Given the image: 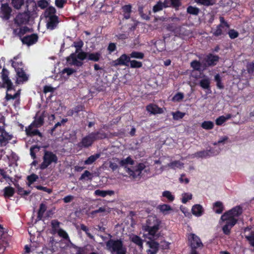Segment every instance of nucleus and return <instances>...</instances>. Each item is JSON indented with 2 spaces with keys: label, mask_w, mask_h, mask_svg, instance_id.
Returning <instances> with one entry per match:
<instances>
[{
  "label": "nucleus",
  "mask_w": 254,
  "mask_h": 254,
  "mask_svg": "<svg viewBox=\"0 0 254 254\" xmlns=\"http://www.w3.org/2000/svg\"><path fill=\"white\" fill-rule=\"evenodd\" d=\"M107 137V134L101 129L93 131L83 137L77 144V146L80 148H87L91 146L95 141L102 140Z\"/></svg>",
  "instance_id": "nucleus-1"
},
{
  "label": "nucleus",
  "mask_w": 254,
  "mask_h": 254,
  "mask_svg": "<svg viewBox=\"0 0 254 254\" xmlns=\"http://www.w3.org/2000/svg\"><path fill=\"white\" fill-rule=\"evenodd\" d=\"M44 124V116L43 115H41L38 116L37 115L34 117V121L29 125L26 127L25 131L27 136L33 137L35 135H38L41 138L43 137V134L37 129L41 127Z\"/></svg>",
  "instance_id": "nucleus-2"
},
{
  "label": "nucleus",
  "mask_w": 254,
  "mask_h": 254,
  "mask_svg": "<svg viewBox=\"0 0 254 254\" xmlns=\"http://www.w3.org/2000/svg\"><path fill=\"white\" fill-rule=\"evenodd\" d=\"M107 248L112 253L116 254H126L127 248L124 245L123 241L121 239L114 240L110 239L106 243Z\"/></svg>",
  "instance_id": "nucleus-3"
},
{
  "label": "nucleus",
  "mask_w": 254,
  "mask_h": 254,
  "mask_svg": "<svg viewBox=\"0 0 254 254\" xmlns=\"http://www.w3.org/2000/svg\"><path fill=\"white\" fill-rule=\"evenodd\" d=\"M58 158L56 154L50 151L45 150L43 156V162L40 165L41 170H45L52 163L57 164Z\"/></svg>",
  "instance_id": "nucleus-4"
},
{
  "label": "nucleus",
  "mask_w": 254,
  "mask_h": 254,
  "mask_svg": "<svg viewBox=\"0 0 254 254\" xmlns=\"http://www.w3.org/2000/svg\"><path fill=\"white\" fill-rule=\"evenodd\" d=\"M219 59V57L216 55H214L211 53L207 55L202 62V64L204 69L208 67H212L216 65L218 62Z\"/></svg>",
  "instance_id": "nucleus-5"
},
{
  "label": "nucleus",
  "mask_w": 254,
  "mask_h": 254,
  "mask_svg": "<svg viewBox=\"0 0 254 254\" xmlns=\"http://www.w3.org/2000/svg\"><path fill=\"white\" fill-rule=\"evenodd\" d=\"M243 212L242 208L240 206H237L231 210L225 212L221 217L222 220L236 219L235 217H239Z\"/></svg>",
  "instance_id": "nucleus-6"
},
{
  "label": "nucleus",
  "mask_w": 254,
  "mask_h": 254,
  "mask_svg": "<svg viewBox=\"0 0 254 254\" xmlns=\"http://www.w3.org/2000/svg\"><path fill=\"white\" fill-rule=\"evenodd\" d=\"M30 18L29 12L18 13L14 19V23L17 26L26 25L28 24Z\"/></svg>",
  "instance_id": "nucleus-7"
},
{
  "label": "nucleus",
  "mask_w": 254,
  "mask_h": 254,
  "mask_svg": "<svg viewBox=\"0 0 254 254\" xmlns=\"http://www.w3.org/2000/svg\"><path fill=\"white\" fill-rule=\"evenodd\" d=\"M188 241L189 246L191 248V250H196V249L203 246L199 237L194 234L190 233L189 234Z\"/></svg>",
  "instance_id": "nucleus-8"
},
{
  "label": "nucleus",
  "mask_w": 254,
  "mask_h": 254,
  "mask_svg": "<svg viewBox=\"0 0 254 254\" xmlns=\"http://www.w3.org/2000/svg\"><path fill=\"white\" fill-rule=\"evenodd\" d=\"M160 227L142 226V229L144 233V236L149 239H153L157 237L156 233L158 232Z\"/></svg>",
  "instance_id": "nucleus-9"
},
{
  "label": "nucleus",
  "mask_w": 254,
  "mask_h": 254,
  "mask_svg": "<svg viewBox=\"0 0 254 254\" xmlns=\"http://www.w3.org/2000/svg\"><path fill=\"white\" fill-rule=\"evenodd\" d=\"M145 167V165L143 163H140L132 169L129 168H127V172L130 176H131L133 178L135 179L140 175L142 171Z\"/></svg>",
  "instance_id": "nucleus-10"
},
{
  "label": "nucleus",
  "mask_w": 254,
  "mask_h": 254,
  "mask_svg": "<svg viewBox=\"0 0 254 254\" xmlns=\"http://www.w3.org/2000/svg\"><path fill=\"white\" fill-rule=\"evenodd\" d=\"M223 221H226L225 224L222 227V231L223 233L226 235H229L231 233V229L237 223L238 220L237 219H232L231 220H222Z\"/></svg>",
  "instance_id": "nucleus-11"
},
{
  "label": "nucleus",
  "mask_w": 254,
  "mask_h": 254,
  "mask_svg": "<svg viewBox=\"0 0 254 254\" xmlns=\"http://www.w3.org/2000/svg\"><path fill=\"white\" fill-rule=\"evenodd\" d=\"M47 23L46 27L47 29L53 30L58 27L60 20L58 16H50L49 18H46Z\"/></svg>",
  "instance_id": "nucleus-12"
},
{
  "label": "nucleus",
  "mask_w": 254,
  "mask_h": 254,
  "mask_svg": "<svg viewBox=\"0 0 254 254\" xmlns=\"http://www.w3.org/2000/svg\"><path fill=\"white\" fill-rule=\"evenodd\" d=\"M11 8L8 3H2L0 7V17L5 20H8L10 18Z\"/></svg>",
  "instance_id": "nucleus-13"
},
{
  "label": "nucleus",
  "mask_w": 254,
  "mask_h": 254,
  "mask_svg": "<svg viewBox=\"0 0 254 254\" xmlns=\"http://www.w3.org/2000/svg\"><path fill=\"white\" fill-rule=\"evenodd\" d=\"M38 40V36L37 34H32L27 35L21 38V42L23 44L27 46H31L35 44Z\"/></svg>",
  "instance_id": "nucleus-14"
},
{
  "label": "nucleus",
  "mask_w": 254,
  "mask_h": 254,
  "mask_svg": "<svg viewBox=\"0 0 254 254\" xmlns=\"http://www.w3.org/2000/svg\"><path fill=\"white\" fill-rule=\"evenodd\" d=\"M130 61V55L128 56L127 54H123L120 58L114 61V65H128V63Z\"/></svg>",
  "instance_id": "nucleus-15"
},
{
  "label": "nucleus",
  "mask_w": 254,
  "mask_h": 254,
  "mask_svg": "<svg viewBox=\"0 0 254 254\" xmlns=\"http://www.w3.org/2000/svg\"><path fill=\"white\" fill-rule=\"evenodd\" d=\"M13 138V135L7 131L0 134V147L5 146Z\"/></svg>",
  "instance_id": "nucleus-16"
},
{
  "label": "nucleus",
  "mask_w": 254,
  "mask_h": 254,
  "mask_svg": "<svg viewBox=\"0 0 254 254\" xmlns=\"http://www.w3.org/2000/svg\"><path fill=\"white\" fill-rule=\"evenodd\" d=\"M16 83L18 84H22L28 80L29 75L26 73L24 70L16 72Z\"/></svg>",
  "instance_id": "nucleus-17"
},
{
  "label": "nucleus",
  "mask_w": 254,
  "mask_h": 254,
  "mask_svg": "<svg viewBox=\"0 0 254 254\" xmlns=\"http://www.w3.org/2000/svg\"><path fill=\"white\" fill-rule=\"evenodd\" d=\"M9 71L5 68H3L1 72V78L3 83L6 85V87H8V90H9L12 87L13 84L11 80L8 78Z\"/></svg>",
  "instance_id": "nucleus-18"
},
{
  "label": "nucleus",
  "mask_w": 254,
  "mask_h": 254,
  "mask_svg": "<svg viewBox=\"0 0 254 254\" xmlns=\"http://www.w3.org/2000/svg\"><path fill=\"white\" fill-rule=\"evenodd\" d=\"M161 221L155 216H149L148 217L146 223L142 226H153L160 227Z\"/></svg>",
  "instance_id": "nucleus-19"
},
{
  "label": "nucleus",
  "mask_w": 254,
  "mask_h": 254,
  "mask_svg": "<svg viewBox=\"0 0 254 254\" xmlns=\"http://www.w3.org/2000/svg\"><path fill=\"white\" fill-rule=\"evenodd\" d=\"M6 88H7V90H6V95H5V99L6 101H8L10 100H14V99L15 100L18 97H20V90H18L15 93L12 94L11 93V92L12 90H13V91L15 90L13 86V85L12 86V87L10 88L9 90H8V87H6Z\"/></svg>",
  "instance_id": "nucleus-20"
},
{
  "label": "nucleus",
  "mask_w": 254,
  "mask_h": 254,
  "mask_svg": "<svg viewBox=\"0 0 254 254\" xmlns=\"http://www.w3.org/2000/svg\"><path fill=\"white\" fill-rule=\"evenodd\" d=\"M146 110L151 114L156 115L158 114H162L163 110L156 104H149L146 107Z\"/></svg>",
  "instance_id": "nucleus-21"
},
{
  "label": "nucleus",
  "mask_w": 254,
  "mask_h": 254,
  "mask_svg": "<svg viewBox=\"0 0 254 254\" xmlns=\"http://www.w3.org/2000/svg\"><path fill=\"white\" fill-rule=\"evenodd\" d=\"M76 53L75 52L71 54L69 56L66 58V62L70 64L81 66L82 64V63L77 60Z\"/></svg>",
  "instance_id": "nucleus-22"
},
{
  "label": "nucleus",
  "mask_w": 254,
  "mask_h": 254,
  "mask_svg": "<svg viewBox=\"0 0 254 254\" xmlns=\"http://www.w3.org/2000/svg\"><path fill=\"white\" fill-rule=\"evenodd\" d=\"M102 58L101 53L100 52H97L94 53H89L88 54V60L93 61L94 62H97L100 61Z\"/></svg>",
  "instance_id": "nucleus-23"
},
{
  "label": "nucleus",
  "mask_w": 254,
  "mask_h": 254,
  "mask_svg": "<svg viewBox=\"0 0 254 254\" xmlns=\"http://www.w3.org/2000/svg\"><path fill=\"white\" fill-rule=\"evenodd\" d=\"M212 152L211 150H202L200 151H197L194 153L193 155V157L196 158H207L211 156Z\"/></svg>",
  "instance_id": "nucleus-24"
},
{
  "label": "nucleus",
  "mask_w": 254,
  "mask_h": 254,
  "mask_svg": "<svg viewBox=\"0 0 254 254\" xmlns=\"http://www.w3.org/2000/svg\"><path fill=\"white\" fill-rule=\"evenodd\" d=\"M191 211L194 215L199 217L203 214V208L200 204H195L192 206Z\"/></svg>",
  "instance_id": "nucleus-25"
},
{
  "label": "nucleus",
  "mask_w": 254,
  "mask_h": 254,
  "mask_svg": "<svg viewBox=\"0 0 254 254\" xmlns=\"http://www.w3.org/2000/svg\"><path fill=\"white\" fill-rule=\"evenodd\" d=\"M132 6L131 4H126L122 6V9L124 13V17L126 19H128L130 17V13L131 10Z\"/></svg>",
  "instance_id": "nucleus-26"
},
{
  "label": "nucleus",
  "mask_w": 254,
  "mask_h": 254,
  "mask_svg": "<svg viewBox=\"0 0 254 254\" xmlns=\"http://www.w3.org/2000/svg\"><path fill=\"white\" fill-rule=\"evenodd\" d=\"M199 86L203 89H206L211 92L210 81L208 78H205L199 81Z\"/></svg>",
  "instance_id": "nucleus-27"
},
{
  "label": "nucleus",
  "mask_w": 254,
  "mask_h": 254,
  "mask_svg": "<svg viewBox=\"0 0 254 254\" xmlns=\"http://www.w3.org/2000/svg\"><path fill=\"white\" fill-rule=\"evenodd\" d=\"M95 195L100 196L103 197L107 195H112L114 194V191L111 190H96L94 193Z\"/></svg>",
  "instance_id": "nucleus-28"
},
{
  "label": "nucleus",
  "mask_w": 254,
  "mask_h": 254,
  "mask_svg": "<svg viewBox=\"0 0 254 254\" xmlns=\"http://www.w3.org/2000/svg\"><path fill=\"white\" fill-rule=\"evenodd\" d=\"M213 209L216 213L221 214L224 209L222 202L219 201L214 202L213 204Z\"/></svg>",
  "instance_id": "nucleus-29"
},
{
  "label": "nucleus",
  "mask_w": 254,
  "mask_h": 254,
  "mask_svg": "<svg viewBox=\"0 0 254 254\" xmlns=\"http://www.w3.org/2000/svg\"><path fill=\"white\" fill-rule=\"evenodd\" d=\"M47 207L46 205L44 203H41L40 204L39 209L37 213V219L38 220H41L43 217V215L45 211H46Z\"/></svg>",
  "instance_id": "nucleus-30"
},
{
  "label": "nucleus",
  "mask_w": 254,
  "mask_h": 254,
  "mask_svg": "<svg viewBox=\"0 0 254 254\" xmlns=\"http://www.w3.org/2000/svg\"><path fill=\"white\" fill-rule=\"evenodd\" d=\"M3 196L5 198H9L12 197L14 193L15 190L14 188L10 186H7L4 188L3 190Z\"/></svg>",
  "instance_id": "nucleus-31"
},
{
  "label": "nucleus",
  "mask_w": 254,
  "mask_h": 254,
  "mask_svg": "<svg viewBox=\"0 0 254 254\" xmlns=\"http://www.w3.org/2000/svg\"><path fill=\"white\" fill-rule=\"evenodd\" d=\"M101 156L100 153H96L89 156L86 160L84 161L85 165H91L98 159Z\"/></svg>",
  "instance_id": "nucleus-32"
},
{
  "label": "nucleus",
  "mask_w": 254,
  "mask_h": 254,
  "mask_svg": "<svg viewBox=\"0 0 254 254\" xmlns=\"http://www.w3.org/2000/svg\"><path fill=\"white\" fill-rule=\"evenodd\" d=\"M12 66L14 68L15 72L18 71H21L24 70V65L22 62H14L13 60H11Z\"/></svg>",
  "instance_id": "nucleus-33"
},
{
  "label": "nucleus",
  "mask_w": 254,
  "mask_h": 254,
  "mask_svg": "<svg viewBox=\"0 0 254 254\" xmlns=\"http://www.w3.org/2000/svg\"><path fill=\"white\" fill-rule=\"evenodd\" d=\"M194 0L197 4L203 5L206 6L213 5L216 2V0Z\"/></svg>",
  "instance_id": "nucleus-34"
},
{
  "label": "nucleus",
  "mask_w": 254,
  "mask_h": 254,
  "mask_svg": "<svg viewBox=\"0 0 254 254\" xmlns=\"http://www.w3.org/2000/svg\"><path fill=\"white\" fill-rule=\"evenodd\" d=\"M56 12V10L55 7L49 6L46 9L44 12V16L46 18H49L50 16H56L55 14Z\"/></svg>",
  "instance_id": "nucleus-35"
},
{
  "label": "nucleus",
  "mask_w": 254,
  "mask_h": 254,
  "mask_svg": "<svg viewBox=\"0 0 254 254\" xmlns=\"http://www.w3.org/2000/svg\"><path fill=\"white\" fill-rule=\"evenodd\" d=\"M150 241L147 242V244L150 248L149 250L158 251L159 248V244L155 241L153 239H150Z\"/></svg>",
  "instance_id": "nucleus-36"
},
{
  "label": "nucleus",
  "mask_w": 254,
  "mask_h": 254,
  "mask_svg": "<svg viewBox=\"0 0 254 254\" xmlns=\"http://www.w3.org/2000/svg\"><path fill=\"white\" fill-rule=\"evenodd\" d=\"M130 240L132 243L135 244L140 248H143V240L137 235H133Z\"/></svg>",
  "instance_id": "nucleus-37"
},
{
  "label": "nucleus",
  "mask_w": 254,
  "mask_h": 254,
  "mask_svg": "<svg viewBox=\"0 0 254 254\" xmlns=\"http://www.w3.org/2000/svg\"><path fill=\"white\" fill-rule=\"evenodd\" d=\"M214 126L213 122L210 121H205L201 124V127L206 130H209L213 128Z\"/></svg>",
  "instance_id": "nucleus-38"
},
{
  "label": "nucleus",
  "mask_w": 254,
  "mask_h": 254,
  "mask_svg": "<svg viewBox=\"0 0 254 254\" xmlns=\"http://www.w3.org/2000/svg\"><path fill=\"white\" fill-rule=\"evenodd\" d=\"M134 163V161L130 156H128L127 158L122 159L119 162V164L121 166H125L126 165H132Z\"/></svg>",
  "instance_id": "nucleus-39"
},
{
  "label": "nucleus",
  "mask_w": 254,
  "mask_h": 254,
  "mask_svg": "<svg viewBox=\"0 0 254 254\" xmlns=\"http://www.w3.org/2000/svg\"><path fill=\"white\" fill-rule=\"evenodd\" d=\"M187 11L190 14L197 15L199 13L200 9L198 7L190 5L187 7Z\"/></svg>",
  "instance_id": "nucleus-40"
},
{
  "label": "nucleus",
  "mask_w": 254,
  "mask_h": 254,
  "mask_svg": "<svg viewBox=\"0 0 254 254\" xmlns=\"http://www.w3.org/2000/svg\"><path fill=\"white\" fill-rule=\"evenodd\" d=\"M68 120L66 118L63 119L60 122H58L55 126L50 129L49 133L53 135L56 129L59 127H61L62 125H64L67 122Z\"/></svg>",
  "instance_id": "nucleus-41"
},
{
  "label": "nucleus",
  "mask_w": 254,
  "mask_h": 254,
  "mask_svg": "<svg viewBox=\"0 0 254 254\" xmlns=\"http://www.w3.org/2000/svg\"><path fill=\"white\" fill-rule=\"evenodd\" d=\"M214 80L216 82L217 87L219 89H223L224 88L223 84L222 83V79L219 74H217L214 76Z\"/></svg>",
  "instance_id": "nucleus-42"
},
{
  "label": "nucleus",
  "mask_w": 254,
  "mask_h": 254,
  "mask_svg": "<svg viewBox=\"0 0 254 254\" xmlns=\"http://www.w3.org/2000/svg\"><path fill=\"white\" fill-rule=\"evenodd\" d=\"M13 7L17 9H20L24 4V0H11Z\"/></svg>",
  "instance_id": "nucleus-43"
},
{
  "label": "nucleus",
  "mask_w": 254,
  "mask_h": 254,
  "mask_svg": "<svg viewBox=\"0 0 254 254\" xmlns=\"http://www.w3.org/2000/svg\"><path fill=\"white\" fill-rule=\"evenodd\" d=\"M201 64L199 61L197 60H193L190 63V66L196 71H200L201 70Z\"/></svg>",
  "instance_id": "nucleus-44"
},
{
  "label": "nucleus",
  "mask_w": 254,
  "mask_h": 254,
  "mask_svg": "<svg viewBox=\"0 0 254 254\" xmlns=\"http://www.w3.org/2000/svg\"><path fill=\"white\" fill-rule=\"evenodd\" d=\"M130 58H135L137 59H143L144 57V54L140 52L133 51L130 54Z\"/></svg>",
  "instance_id": "nucleus-45"
},
{
  "label": "nucleus",
  "mask_w": 254,
  "mask_h": 254,
  "mask_svg": "<svg viewBox=\"0 0 254 254\" xmlns=\"http://www.w3.org/2000/svg\"><path fill=\"white\" fill-rule=\"evenodd\" d=\"M38 179V176L35 174H32L31 175L28 176L27 177L28 186H30V185L36 181Z\"/></svg>",
  "instance_id": "nucleus-46"
},
{
  "label": "nucleus",
  "mask_w": 254,
  "mask_h": 254,
  "mask_svg": "<svg viewBox=\"0 0 254 254\" xmlns=\"http://www.w3.org/2000/svg\"><path fill=\"white\" fill-rule=\"evenodd\" d=\"M184 164L179 160L173 161L168 164V166L173 169H175L176 168H180Z\"/></svg>",
  "instance_id": "nucleus-47"
},
{
  "label": "nucleus",
  "mask_w": 254,
  "mask_h": 254,
  "mask_svg": "<svg viewBox=\"0 0 254 254\" xmlns=\"http://www.w3.org/2000/svg\"><path fill=\"white\" fill-rule=\"evenodd\" d=\"M245 238L249 242L250 245L254 248V231H252L250 235L245 236Z\"/></svg>",
  "instance_id": "nucleus-48"
},
{
  "label": "nucleus",
  "mask_w": 254,
  "mask_h": 254,
  "mask_svg": "<svg viewBox=\"0 0 254 254\" xmlns=\"http://www.w3.org/2000/svg\"><path fill=\"white\" fill-rule=\"evenodd\" d=\"M219 20H220V23L217 26L216 28H221V29L224 28V27H225L226 28H229V27H230L229 24L228 23V22L226 21H225V20L223 17L220 16Z\"/></svg>",
  "instance_id": "nucleus-49"
},
{
  "label": "nucleus",
  "mask_w": 254,
  "mask_h": 254,
  "mask_svg": "<svg viewBox=\"0 0 254 254\" xmlns=\"http://www.w3.org/2000/svg\"><path fill=\"white\" fill-rule=\"evenodd\" d=\"M158 208L164 214H166L167 211L172 210L171 207L169 205L166 204L158 205Z\"/></svg>",
  "instance_id": "nucleus-50"
},
{
  "label": "nucleus",
  "mask_w": 254,
  "mask_h": 254,
  "mask_svg": "<svg viewBox=\"0 0 254 254\" xmlns=\"http://www.w3.org/2000/svg\"><path fill=\"white\" fill-rule=\"evenodd\" d=\"M172 115L174 120H179L183 119L185 116V114L178 111L176 112H172Z\"/></svg>",
  "instance_id": "nucleus-51"
},
{
  "label": "nucleus",
  "mask_w": 254,
  "mask_h": 254,
  "mask_svg": "<svg viewBox=\"0 0 254 254\" xmlns=\"http://www.w3.org/2000/svg\"><path fill=\"white\" fill-rule=\"evenodd\" d=\"M80 229L86 233L88 237L90 239L94 240V237L89 232V228L84 224L80 225Z\"/></svg>",
  "instance_id": "nucleus-52"
},
{
  "label": "nucleus",
  "mask_w": 254,
  "mask_h": 254,
  "mask_svg": "<svg viewBox=\"0 0 254 254\" xmlns=\"http://www.w3.org/2000/svg\"><path fill=\"white\" fill-rule=\"evenodd\" d=\"M29 28L27 26H25L22 28H20V29H19L18 37L21 40V38L23 37V36L27 32H29Z\"/></svg>",
  "instance_id": "nucleus-53"
},
{
  "label": "nucleus",
  "mask_w": 254,
  "mask_h": 254,
  "mask_svg": "<svg viewBox=\"0 0 254 254\" xmlns=\"http://www.w3.org/2000/svg\"><path fill=\"white\" fill-rule=\"evenodd\" d=\"M83 45L84 43L83 41L80 40L78 41L74 42L72 46H73L76 48L75 52L78 53L79 51L81 50Z\"/></svg>",
  "instance_id": "nucleus-54"
},
{
  "label": "nucleus",
  "mask_w": 254,
  "mask_h": 254,
  "mask_svg": "<svg viewBox=\"0 0 254 254\" xmlns=\"http://www.w3.org/2000/svg\"><path fill=\"white\" fill-rule=\"evenodd\" d=\"M129 63L131 68H140L142 66V62L136 60H130Z\"/></svg>",
  "instance_id": "nucleus-55"
},
{
  "label": "nucleus",
  "mask_w": 254,
  "mask_h": 254,
  "mask_svg": "<svg viewBox=\"0 0 254 254\" xmlns=\"http://www.w3.org/2000/svg\"><path fill=\"white\" fill-rule=\"evenodd\" d=\"M164 8L162 2L159 1L153 7V11L155 13L158 11H161Z\"/></svg>",
  "instance_id": "nucleus-56"
},
{
  "label": "nucleus",
  "mask_w": 254,
  "mask_h": 254,
  "mask_svg": "<svg viewBox=\"0 0 254 254\" xmlns=\"http://www.w3.org/2000/svg\"><path fill=\"white\" fill-rule=\"evenodd\" d=\"M138 11H139V14L142 19L146 20H149L150 19V16L151 15L150 11H148V14L144 13L143 12L142 8H139Z\"/></svg>",
  "instance_id": "nucleus-57"
},
{
  "label": "nucleus",
  "mask_w": 254,
  "mask_h": 254,
  "mask_svg": "<svg viewBox=\"0 0 254 254\" xmlns=\"http://www.w3.org/2000/svg\"><path fill=\"white\" fill-rule=\"evenodd\" d=\"M192 194L189 193H184L183 194L182 202L183 203L186 204L189 200L191 199Z\"/></svg>",
  "instance_id": "nucleus-58"
},
{
  "label": "nucleus",
  "mask_w": 254,
  "mask_h": 254,
  "mask_svg": "<svg viewBox=\"0 0 254 254\" xmlns=\"http://www.w3.org/2000/svg\"><path fill=\"white\" fill-rule=\"evenodd\" d=\"M77 53L78 54L76 55L77 59H78L81 61H83L86 59L88 60V52L81 51L80 52H78Z\"/></svg>",
  "instance_id": "nucleus-59"
},
{
  "label": "nucleus",
  "mask_w": 254,
  "mask_h": 254,
  "mask_svg": "<svg viewBox=\"0 0 254 254\" xmlns=\"http://www.w3.org/2000/svg\"><path fill=\"white\" fill-rule=\"evenodd\" d=\"M84 108V105H78L71 110V112L72 114H73V113L78 114L80 112L83 111Z\"/></svg>",
  "instance_id": "nucleus-60"
},
{
  "label": "nucleus",
  "mask_w": 254,
  "mask_h": 254,
  "mask_svg": "<svg viewBox=\"0 0 254 254\" xmlns=\"http://www.w3.org/2000/svg\"><path fill=\"white\" fill-rule=\"evenodd\" d=\"M162 195L163 196L166 197L169 201H173L175 199L174 196L168 190L163 191Z\"/></svg>",
  "instance_id": "nucleus-61"
},
{
  "label": "nucleus",
  "mask_w": 254,
  "mask_h": 254,
  "mask_svg": "<svg viewBox=\"0 0 254 254\" xmlns=\"http://www.w3.org/2000/svg\"><path fill=\"white\" fill-rule=\"evenodd\" d=\"M58 233L60 237L66 240H69V238L67 233L63 229H60L58 231Z\"/></svg>",
  "instance_id": "nucleus-62"
},
{
  "label": "nucleus",
  "mask_w": 254,
  "mask_h": 254,
  "mask_svg": "<svg viewBox=\"0 0 254 254\" xmlns=\"http://www.w3.org/2000/svg\"><path fill=\"white\" fill-rule=\"evenodd\" d=\"M184 98V95L183 93L178 92L173 97V101L180 102Z\"/></svg>",
  "instance_id": "nucleus-63"
},
{
  "label": "nucleus",
  "mask_w": 254,
  "mask_h": 254,
  "mask_svg": "<svg viewBox=\"0 0 254 254\" xmlns=\"http://www.w3.org/2000/svg\"><path fill=\"white\" fill-rule=\"evenodd\" d=\"M171 243L166 241H162L159 244V248L162 250H168L170 248Z\"/></svg>",
  "instance_id": "nucleus-64"
}]
</instances>
